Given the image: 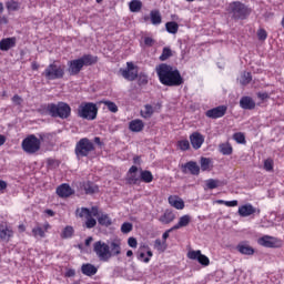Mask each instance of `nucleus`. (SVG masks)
Returning a JSON list of instances; mask_svg holds the SVG:
<instances>
[{
    "instance_id": "09e8293b",
    "label": "nucleus",
    "mask_w": 284,
    "mask_h": 284,
    "mask_svg": "<svg viewBox=\"0 0 284 284\" xmlns=\"http://www.w3.org/2000/svg\"><path fill=\"white\" fill-rule=\"evenodd\" d=\"M178 145L182 152H185L190 148V141L187 140H181L178 142Z\"/></svg>"
},
{
    "instance_id": "473e14b6",
    "label": "nucleus",
    "mask_w": 284,
    "mask_h": 284,
    "mask_svg": "<svg viewBox=\"0 0 284 284\" xmlns=\"http://www.w3.org/2000/svg\"><path fill=\"white\" fill-rule=\"evenodd\" d=\"M140 179L144 183H152V181H154V175H152V172L150 171H141Z\"/></svg>"
},
{
    "instance_id": "39448f33",
    "label": "nucleus",
    "mask_w": 284,
    "mask_h": 284,
    "mask_svg": "<svg viewBox=\"0 0 284 284\" xmlns=\"http://www.w3.org/2000/svg\"><path fill=\"white\" fill-rule=\"evenodd\" d=\"M64 74L65 67L57 64V62H53L47 67V69L42 73V77L48 79V81H54L55 79H63Z\"/></svg>"
},
{
    "instance_id": "f257e3e1",
    "label": "nucleus",
    "mask_w": 284,
    "mask_h": 284,
    "mask_svg": "<svg viewBox=\"0 0 284 284\" xmlns=\"http://www.w3.org/2000/svg\"><path fill=\"white\" fill-rule=\"evenodd\" d=\"M158 77L163 85L174 87L183 85V78L179 70L172 68V65L162 63L156 67Z\"/></svg>"
},
{
    "instance_id": "bb28decb",
    "label": "nucleus",
    "mask_w": 284,
    "mask_h": 284,
    "mask_svg": "<svg viewBox=\"0 0 284 284\" xmlns=\"http://www.w3.org/2000/svg\"><path fill=\"white\" fill-rule=\"evenodd\" d=\"M176 219V215L172 213V211H165L162 216H160L159 221L160 223H163L164 225H170L172 221Z\"/></svg>"
},
{
    "instance_id": "cd10ccee",
    "label": "nucleus",
    "mask_w": 284,
    "mask_h": 284,
    "mask_svg": "<svg viewBox=\"0 0 284 284\" xmlns=\"http://www.w3.org/2000/svg\"><path fill=\"white\" fill-rule=\"evenodd\" d=\"M143 128H145V124H143V121L141 120H133L129 124L131 132H141Z\"/></svg>"
},
{
    "instance_id": "412c9836",
    "label": "nucleus",
    "mask_w": 284,
    "mask_h": 284,
    "mask_svg": "<svg viewBox=\"0 0 284 284\" xmlns=\"http://www.w3.org/2000/svg\"><path fill=\"white\" fill-rule=\"evenodd\" d=\"M240 106L243 110H254V108H256V102H254V100L250 97H243L240 100Z\"/></svg>"
},
{
    "instance_id": "0e129e2a",
    "label": "nucleus",
    "mask_w": 284,
    "mask_h": 284,
    "mask_svg": "<svg viewBox=\"0 0 284 284\" xmlns=\"http://www.w3.org/2000/svg\"><path fill=\"white\" fill-rule=\"evenodd\" d=\"M6 187H8V183H6V181L0 180V192L6 190Z\"/></svg>"
},
{
    "instance_id": "864d4df0",
    "label": "nucleus",
    "mask_w": 284,
    "mask_h": 284,
    "mask_svg": "<svg viewBox=\"0 0 284 284\" xmlns=\"http://www.w3.org/2000/svg\"><path fill=\"white\" fill-rule=\"evenodd\" d=\"M257 37L260 41H265L267 39V31H265L264 29H260L257 31Z\"/></svg>"
},
{
    "instance_id": "f8f14e48",
    "label": "nucleus",
    "mask_w": 284,
    "mask_h": 284,
    "mask_svg": "<svg viewBox=\"0 0 284 284\" xmlns=\"http://www.w3.org/2000/svg\"><path fill=\"white\" fill-rule=\"evenodd\" d=\"M226 112H227V106L220 105L211 110H207L205 114L209 119H221L225 116Z\"/></svg>"
},
{
    "instance_id": "bf43d9fd",
    "label": "nucleus",
    "mask_w": 284,
    "mask_h": 284,
    "mask_svg": "<svg viewBox=\"0 0 284 284\" xmlns=\"http://www.w3.org/2000/svg\"><path fill=\"white\" fill-rule=\"evenodd\" d=\"M225 205H227L229 207H236V205H239V201L234 200V201H229V202H224Z\"/></svg>"
},
{
    "instance_id": "a18cd8bd",
    "label": "nucleus",
    "mask_w": 284,
    "mask_h": 284,
    "mask_svg": "<svg viewBox=\"0 0 284 284\" xmlns=\"http://www.w3.org/2000/svg\"><path fill=\"white\" fill-rule=\"evenodd\" d=\"M6 6H7V9H8L9 11L14 12V11L19 10V2H17V1H13V0L8 1V2L6 3Z\"/></svg>"
},
{
    "instance_id": "1a4fd4ad",
    "label": "nucleus",
    "mask_w": 284,
    "mask_h": 284,
    "mask_svg": "<svg viewBox=\"0 0 284 284\" xmlns=\"http://www.w3.org/2000/svg\"><path fill=\"white\" fill-rule=\"evenodd\" d=\"M232 13H233V19H247L250 17V8H247L245 4L241 2H234L232 6Z\"/></svg>"
},
{
    "instance_id": "49530a36",
    "label": "nucleus",
    "mask_w": 284,
    "mask_h": 284,
    "mask_svg": "<svg viewBox=\"0 0 284 284\" xmlns=\"http://www.w3.org/2000/svg\"><path fill=\"white\" fill-rule=\"evenodd\" d=\"M233 139L234 141H236V143H241L242 145H245V134L239 132V133H235L233 135Z\"/></svg>"
},
{
    "instance_id": "69168bd1",
    "label": "nucleus",
    "mask_w": 284,
    "mask_h": 284,
    "mask_svg": "<svg viewBox=\"0 0 284 284\" xmlns=\"http://www.w3.org/2000/svg\"><path fill=\"white\" fill-rule=\"evenodd\" d=\"M136 172H139V168L136 166H131V169L129 170V174H136Z\"/></svg>"
},
{
    "instance_id": "9b49d317",
    "label": "nucleus",
    "mask_w": 284,
    "mask_h": 284,
    "mask_svg": "<svg viewBox=\"0 0 284 284\" xmlns=\"http://www.w3.org/2000/svg\"><path fill=\"white\" fill-rule=\"evenodd\" d=\"M187 258H190L191 261H197V263H200V265H203L204 267H207V265H210V258L203 255L201 251H189Z\"/></svg>"
},
{
    "instance_id": "6e6552de",
    "label": "nucleus",
    "mask_w": 284,
    "mask_h": 284,
    "mask_svg": "<svg viewBox=\"0 0 284 284\" xmlns=\"http://www.w3.org/2000/svg\"><path fill=\"white\" fill-rule=\"evenodd\" d=\"M90 152H94V143L88 138L81 139L75 145V156L81 159V156H88Z\"/></svg>"
},
{
    "instance_id": "3c124183",
    "label": "nucleus",
    "mask_w": 284,
    "mask_h": 284,
    "mask_svg": "<svg viewBox=\"0 0 284 284\" xmlns=\"http://www.w3.org/2000/svg\"><path fill=\"white\" fill-rule=\"evenodd\" d=\"M264 170H266V172H272V170H274V161L267 159L264 161Z\"/></svg>"
},
{
    "instance_id": "a19ab883",
    "label": "nucleus",
    "mask_w": 284,
    "mask_h": 284,
    "mask_svg": "<svg viewBox=\"0 0 284 284\" xmlns=\"http://www.w3.org/2000/svg\"><path fill=\"white\" fill-rule=\"evenodd\" d=\"M102 103L106 105L109 112H113V113L119 112V106H116V103L108 100L102 101Z\"/></svg>"
},
{
    "instance_id": "f03ea898",
    "label": "nucleus",
    "mask_w": 284,
    "mask_h": 284,
    "mask_svg": "<svg viewBox=\"0 0 284 284\" xmlns=\"http://www.w3.org/2000/svg\"><path fill=\"white\" fill-rule=\"evenodd\" d=\"M93 63H97V60L92 59V55H83L68 62V72L71 77H77L83 70V65H92Z\"/></svg>"
},
{
    "instance_id": "774afa93",
    "label": "nucleus",
    "mask_w": 284,
    "mask_h": 284,
    "mask_svg": "<svg viewBox=\"0 0 284 284\" xmlns=\"http://www.w3.org/2000/svg\"><path fill=\"white\" fill-rule=\"evenodd\" d=\"M49 227H50V223H44L42 226L43 232H48Z\"/></svg>"
},
{
    "instance_id": "de8ad7c7",
    "label": "nucleus",
    "mask_w": 284,
    "mask_h": 284,
    "mask_svg": "<svg viewBox=\"0 0 284 284\" xmlns=\"http://www.w3.org/2000/svg\"><path fill=\"white\" fill-rule=\"evenodd\" d=\"M172 55V50L170 48H164L160 57V61H168V58Z\"/></svg>"
},
{
    "instance_id": "13d9d810",
    "label": "nucleus",
    "mask_w": 284,
    "mask_h": 284,
    "mask_svg": "<svg viewBox=\"0 0 284 284\" xmlns=\"http://www.w3.org/2000/svg\"><path fill=\"white\" fill-rule=\"evenodd\" d=\"M138 83H140L141 85H145V83H148V77L145 75H140Z\"/></svg>"
},
{
    "instance_id": "ea45409f",
    "label": "nucleus",
    "mask_w": 284,
    "mask_h": 284,
    "mask_svg": "<svg viewBox=\"0 0 284 284\" xmlns=\"http://www.w3.org/2000/svg\"><path fill=\"white\" fill-rule=\"evenodd\" d=\"M32 234H33L34 239H37L38 236H40V239H45V231H43V227H41V226L33 227Z\"/></svg>"
},
{
    "instance_id": "b1692460",
    "label": "nucleus",
    "mask_w": 284,
    "mask_h": 284,
    "mask_svg": "<svg viewBox=\"0 0 284 284\" xmlns=\"http://www.w3.org/2000/svg\"><path fill=\"white\" fill-rule=\"evenodd\" d=\"M110 254L112 256H119L121 254V240H113L110 245Z\"/></svg>"
},
{
    "instance_id": "603ef678",
    "label": "nucleus",
    "mask_w": 284,
    "mask_h": 284,
    "mask_svg": "<svg viewBox=\"0 0 284 284\" xmlns=\"http://www.w3.org/2000/svg\"><path fill=\"white\" fill-rule=\"evenodd\" d=\"M85 225L89 230H92V227L97 226V220H94L93 217H88Z\"/></svg>"
},
{
    "instance_id": "4c0bfd02",
    "label": "nucleus",
    "mask_w": 284,
    "mask_h": 284,
    "mask_svg": "<svg viewBox=\"0 0 284 284\" xmlns=\"http://www.w3.org/2000/svg\"><path fill=\"white\" fill-rule=\"evenodd\" d=\"M74 235V227L65 226L61 233V239H72Z\"/></svg>"
},
{
    "instance_id": "c756f323",
    "label": "nucleus",
    "mask_w": 284,
    "mask_h": 284,
    "mask_svg": "<svg viewBox=\"0 0 284 284\" xmlns=\"http://www.w3.org/2000/svg\"><path fill=\"white\" fill-rule=\"evenodd\" d=\"M200 165L202 172H207L212 170V160H210L209 158H201Z\"/></svg>"
},
{
    "instance_id": "37998d69",
    "label": "nucleus",
    "mask_w": 284,
    "mask_h": 284,
    "mask_svg": "<svg viewBox=\"0 0 284 284\" xmlns=\"http://www.w3.org/2000/svg\"><path fill=\"white\" fill-rule=\"evenodd\" d=\"M220 183L221 182L219 180L210 179L206 181V187L209 190H216V187H219Z\"/></svg>"
},
{
    "instance_id": "4468645a",
    "label": "nucleus",
    "mask_w": 284,
    "mask_h": 284,
    "mask_svg": "<svg viewBox=\"0 0 284 284\" xmlns=\"http://www.w3.org/2000/svg\"><path fill=\"white\" fill-rule=\"evenodd\" d=\"M190 142L194 150H200L201 145H203V143H205V138L203 136V134H201L199 132H193L190 135Z\"/></svg>"
},
{
    "instance_id": "2f4dec72",
    "label": "nucleus",
    "mask_w": 284,
    "mask_h": 284,
    "mask_svg": "<svg viewBox=\"0 0 284 284\" xmlns=\"http://www.w3.org/2000/svg\"><path fill=\"white\" fill-rule=\"evenodd\" d=\"M129 8L132 12H141V8H143V2H141V0H132L129 3Z\"/></svg>"
},
{
    "instance_id": "7ed1b4c3",
    "label": "nucleus",
    "mask_w": 284,
    "mask_h": 284,
    "mask_svg": "<svg viewBox=\"0 0 284 284\" xmlns=\"http://www.w3.org/2000/svg\"><path fill=\"white\" fill-rule=\"evenodd\" d=\"M47 111L53 118L68 119L72 112V109L68 105V103L59 102L58 104H48Z\"/></svg>"
},
{
    "instance_id": "4d7b16f0",
    "label": "nucleus",
    "mask_w": 284,
    "mask_h": 284,
    "mask_svg": "<svg viewBox=\"0 0 284 284\" xmlns=\"http://www.w3.org/2000/svg\"><path fill=\"white\" fill-rule=\"evenodd\" d=\"M144 43L145 45H148L149 48H152V45H154V39L146 37L144 38Z\"/></svg>"
},
{
    "instance_id": "e2e57ef3",
    "label": "nucleus",
    "mask_w": 284,
    "mask_h": 284,
    "mask_svg": "<svg viewBox=\"0 0 284 284\" xmlns=\"http://www.w3.org/2000/svg\"><path fill=\"white\" fill-rule=\"evenodd\" d=\"M258 99H261L262 101H265V99H268V94L267 93H257Z\"/></svg>"
},
{
    "instance_id": "423d86ee",
    "label": "nucleus",
    "mask_w": 284,
    "mask_h": 284,
    "mask_svg": "<svg viewBox=\"0 0 284 284\" xmlns=\"http://www.w3.org/2000/svg\"><path fill=\"white\" fill-rule=\"evenodd\" d=\"M93 252L98 256L99 261H102V263H108V261L112 258V253H110V245L105 242H95L93 244Z\"/></svg>"
},
{
    "instance_id": "20e7f679",
    "label": "nucleus",
    "mask_w": 284,
    "mask_h": 284,
    "mask_svg": "<svg viewBox=\"0 0 284 284\" xmlns=\"http://www.w3.org/2000/svg\"><path fill=\"white\" fill-rule=\"evenodd\" d=\"M99 114V108L92 102H82L78 108V116L87 121H94Z\"/></svg>"
},
{
    "instance_id": "72a5a7b5",
    "label": "nucleus",
    "mask_w": 284,
    "mask_h": 284,
    "mask_svg": "<svg viewBox=\"0 0 284 284\" xmlns=\"http://www.w3.org/2000/svg\"><path fill=\"white\" fill-rule=\"evenodd\" d=\"M153 247L154 250H158V252L163 253L165 250H168V243L158 239L154 241Z\"/></svg>"
},
{
    "instance_id": "2eb2a0df",
    "label": "nucleus",
    "mask_w": 284,
    "mask_h": 284,
    "mask_svg": "<svg viewBox=\"0 0 284 284\" xmlns=\"http://www.w3.org/2000/svg\"><path fill=\"white\" fill-rule=\"evenodd\" d=\"M14 232L8 227V224L1 222L0 223V241L8 243L10 237L13 236Z\"/></svg>"
},
{
    "instance_id": "393cba45",
    "label": "nucleus",
    "mask_w": 284,
    "mask_h": 284,
    "mask_svg": "<svg viewBox=\"0 0 284 284\" xmlns=\"http://www.w3.org/2000/svg\"><path fill=\"white\" fill-rule=\"evenodd\" d=\"M81 272H82V274H84V276H94V274H97V272H99V268H97V266L88 263V264H83L81 266Z\"/></svg>"
},
{
    "instance_id": "4be33fe9",
    "label": "nucleus",
    "mask_w": 284,
    "mask_h": 284,
    "mask_svg": "<svg viewBox=\"0 0 284 284\" xmlns=\"http://www.w3.org/2000/svg\"><path fill=\"white\" fill-rule=\"evenodd\" d=\"M169 203L172 205V207H175V210H183V207H185V202H183V199L176 195L169 196Z\"/></svg>"
},
{
    "instance_id": "dca6fc26",
    "label": "nucleus",
    "mask_w": 284,
    "mask_h": 284,
    "mask_svg": "<svg viewBox=\"0 0 284 284\" xmlns=\"http://www.w3.org/2000/svg\"><path fill=\"white\" fill-rule=\"evenodd\" d=\"M258 244L263 247H280L278 240L276 237H272L268 235H265L258 240Z\"/></svg>"
},
{
    "instance_id": "e433bc0d",
    "label": "nucleus",
    "mask_w": 284,
    "mask_h": 284,
    "mask_svg": "<svg viewBox=\"0 0 284 284\" xmlns=\"http://www.w3.org/2000/svg\"><path fill=\"white\" fill-rule=\"evenodd\" d=\"M165 28L166 31L170 32V34H176L179 32V23L174 21L166 22Z\"/></svg>"
},
{
    "instance_id": "052dcab7",
    "label": "nucleus",
    "mask_w": 284,
    "mask_h": 284,
    "mask_svg": "<svg viewBox=\"0 0 284 284\" xmlns=\"http://www.w3.org/2000/svg\"><path fill=\"white\" fill-rule=\"evenodd\" d=\"M170 232H174V230H172V227H171L170 230L164 232L162 235L163 241H168V239H170Z\"/></svg>"
},
{
    "instance_id": "c03bdc74",
    "label": "nucleus",
    "mask_w": 284,
    "mask_h": 284,
    "mask_svg": "<svg viewBox=\"0 0 284 284\" xmlns=\"http://www.w3.org/2000/svg\"><path fill=\"white\" fill-rule=\"evenodd\" d=\"M140 181H141V178L139 175H136V173H130L129 174L128 182L131 185H136V183H139Z\"/></svg>"
},
{
    "instance_id": "58836bf2",
    "label": "nucleus",
    "mask_w": 284,
    "mask_h": 284,
    "mask_svg": "<svg viewBox=\"0 0 284 284\" xmlns=\"http://www.w3.org/2000/svg\"><path fill=\"white\" fill-rule=\"evenodd\" d=\"M252 82V73L250 72H244L242 75H241V79H240V83L241 85H247L248 83Z\"/></svg>"
},
{
    "instance_id": "6ab92c4d",
    "label": "nucleus",
    "mask_w": 284,
    "mask_h": 284,
    "mask_svg": "<svg viewBox=\"0 0 284 284\" xmlns=\"http://www.w3.org/2000/svg\"><path fill=\"white\" fill-rule=\"evenodd\" d=\"M80 219H83V216L92 217L95 216L99 219L101 216V213H99V207L93 206L91 210L82 207L81 212L79 213Z\"/></svg>"
},
{
    "instance_id": "680f3d73",
    "label": "nucleus",
    "mask_w": 284,
    "mask_h": 284,
    "mask_svg": "<svg viewBox=\"0 0 284 284\" xmlns=\"http://www.w3.org/2000/svg\"><path fill=\"white\" fill-rule=\"evenodd\" d=\"M74 274H75L74 270L70 268L69 271H67L65 276L68 278H72V276H74Z\"/></svg>"
},
{
    "instance_id": "9d476101",
    "label": "nucleus",
    "mask_w": 284,
    "mask_h": 284,
    "mask_svg": "<svg viewBox=\"0 0 284 284\" xmlns=\"http://www.w3.org/2000/svg\"><path fill=\"white\" fill-rule=\"evenodd\" d=\"M120 72L126 81H134L139 77V70H136V67L132 62H128L126 69H121Z\"/></svg>"
},
{
    "instance_id": "f704fd0d",
    "label": "nucleus",
    "mask_w": 284,
    "mask_h": 284,
    "mask_svg": "<svg viewBox=\"0 0 284 284\" xmlns=\"http://www.w3.org/2000/svg\"><path fill=\"white\" fill-rule=\"evenodd\" d=\"M84 192L85 194H95V192H99V186L92 182H88L84 184Z\"/></svg>"
},
{
    "instance_id": "ddd939ff",
    "label": "nucleus",
    "mask_w": 284,
    "mask_h": 284,
    "mask_svg": "<svg viewBox=\"0 0 284 284\" xmlns=\"http://www.w3.org/2000/svg\"><path fill=\"white\" fill-rule=\"evenodd\" d=\"M181 170H182L183 174H187V172H190V174L197 176V174H200V172H201V166H199V164H196V162L190 161L185 164H182Z\"/></svg>"
},
{
    "instance_id": "6e6d98bb",
    "label": "nucleus",
    "mask_w": 284,
    "mask_h": 284,
    "mask_svg": "<svg viewBox=\"0 0 284 284\" xmlns=\"http://www.w3.org/2000/svg\"><path fill=\"white\" fill-rule=\"evenodd\" d=\"M128 245L130 247H136V245H139V243L136 242V240L134 237H129Z\"/></svg>"
},
{
    "instance_id": "aec40b11",
    "label": "nucleus",
    "mask_w": 284,
    "mask_h": 284,
    "mask_svg": "<svg viewBox=\"0 0 284 284\" xmlns=\"http://www.w3.org/2000/svg\"><path fill=\"white\" fill-rule=\"evenodd\" d=\"M239 214L242 217L252 216V214H256V209L252 204H245L239 207Z\"/></svg>"
},
{
    "instance_id": "338daca9",
    "label": "nucleus",
    "mask_w": 284,
    "mask_h": 284,
    "mask_svg": "<svg viewBox=\"0 0 284 284\" xmlns=\"http://www.w3.org/2000/svg\"><path fill=\"white\" fill-rule=\"evenodd\" d=\"M92 241H94V239H93L92 236H90V237H88V239L85 240V245H87V247H90V243H92Z\"/></svg>"
},
{
    "instance_id": "c85d7f7f",
    "label": "nucleus",
    "mask_w": 284,
    "mask_h": 284,
    "mask_svg": "<svg viewBox=\"0 0 284 284\" xmlns=\"http://www.w3.org/2000/svg\"><path fill=\"white\" fill-rule=\"evenodd\" d=\"M150 19L153 26H159L162 21L161 12L159 10H152L150 12Z\"/></svg>"
},
{
    "instance_id": "f3484780",
    "label": "nucleus",
    "mask_w": 284,
    "mask_h": 284,
    "mask_svg": "<svg viewBox=\"0 0 284 284\" xmlns=\"http://www.w3.org/2000/svg\"><path fill=\"white\" fill-rule=\"evenodd\" d=\"M57 194L61 199H68V196H72V194H74V191H72V187H70V185L61 184L57 189Z\"/></svg>"
},
{
    "instance_id": "a211bd4d",
    "label": "nucleus",
    "mask_w": 284,
    "mask_h": 284,
    "mask_svg": "<svg viewBox=\"0 0 284 284\" xmlns=\"http://www.w3.org/2000/svg\"><path fill=\"white\" fill-rule=\"evenodd\" d=\"M17 45V38H6L0 41V50L2 52H8L11 48H14Z\"/></svg>"
},
{
    "instance_id": "8fccbe9b",
    "label": "nucleus",
    "mask_w": 284,
    "mask_h": 284,
    "mask_svg": "<svg viewBox=\"0 0 284 284\" xmlns=\"http://www.w3.org/2000/svg\"><path fill=\"white\" fill-rule=\"evenodd\" d=\"M132 230V223L125 222L121 226L122 234H130V231Z\"/></svg>"
},
{
    "instance_id": "5fc2aeb1",
    "label": "nucleus",
    "mask_w": 284,
    "mask_h": 284,
    "mask_svg": "<svg viewBox=\"0 0 284 284\" xmlns=\"http://www.w3.org/2000/svg\"><path fill=\"white\" fill-rule=\"evenodd\" d=\"M12 101L16 105H21V103H23V99L19 95H13Z\"/></svg>"
},
{
    "instance_id": "0eeeda50",
    "label": "nucleus",
    "mask_w": 284,
    "mask_h": 284,
    "mask_svg": "<svg viewBox=\"0 0 284 284\" xmlns=\"http://www.w3.org/2000/svg\"><path fill=\"white\" fill-rule=\"evenodd\" d=\"M22 150L27 154H37L41 150V140L36 135H29L22 141Z\"/></svg>"
},
{
    "instance_id": "79ce46f5",
    "label": "nucleus",
    "mask_w": 284,
    "mask_h": 284,
    "mask_svg": "<svg viewBox=\"0 0 284 284\" xmlns=\"http://www.w3.org/2000/svg\"><path fill=\"white\" fill-rule=\"evenodd\" d=\"M220 152L224 155L232 154V145L230 143L220 144Z\"/></svg>"
},
{
    "instance_id": "7c9ffc66",
    "label": "nucleus",
    "mask_w": 284,
    "mask_h": 284,
    "mask_svg": "<svg viewBox=\"0 0 284 284\" xmlns=\"http://www.w3.org/2000/svg\"><path fill=\"white\" fill-rule=\"evenodd\" d=\"M98 223L100 225H104V227H110V225H112V220L110 219V216L108 214H101L98 217Z\"/></svg>"
},
{
    "instance_id": "5701e85b",
    "label": "nucleus",
    "mask_w": 284,
    "mask_h": 284,
    "mask_svg": "<svg viewBox=\"0 0 284 284\" xmlns=\"http://www.w3.org/2000/svg\"><path fill=\"white\" fill-rule=\"evenodd\" d=\"M192 223V216L190 215H183L180 217L178 224L172 226L171 230H181V227H187Z\"/></svg>"
},
{
    "instance_id": "a878e982",
    "label": "nucleus",
    "mask_w": 284,
    "mask_h": 284,
    "mask_svg": "<svg viewBox=\"0 0 284 284\" xmlns=\"http://www.w3.org/2000/svg\"><path fill=\"white\" fill-rule=\"evenodd\" d=\"M236 250L240 254H244L245 256H254V247L247 244H239Z\"/></svg>"
},
{
    "instance_id": "c9c22d12",
    "label": "nucleus",
    "mask_w": 284,
    "mask_h": 284,
    "mask_svg": "<svg viewBox=\"0 0 284 284\" xmlns=\"http://www.w3.org/2000/svg\"><path fill=\"white\" fill-rule=\"evenodd\" d=\"M153 114L154 108L150 104L144 105V111H141V116H143V119H151Z\"/></svg>"
}]
</instances>
